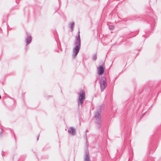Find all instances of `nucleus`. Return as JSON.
I'll return each instance as SVG.
<instances>
[{
    "instance_id": "f8f14e48",
    "label": "nucleus",
    "mask_w": 161,
    "mask_h": 161,
    "mask_svg": "<svg viewBox=\"0 0 161 161\" xmlns=\"http://www.w3.org/2000/svg\"><path fill=\"white\" fill-rule=\"evenodd\" d=\"M80 32L79 31L78 32V36H80Z\"/></svg>"
},
{
    "instance_id": "20e7f679",
    "label": "nucleus",
    "mask_w": 161,
    "mask_h": 161,
    "mask_svg": "<svg viewBox=\"0 0 161 161\" xmlns=\"http://www.w3.org/2000/svg\"><path fill=\"white\" fill-rule=\"evenodd\" d=\"M101 110L97 111L95 113L94 117L96 119V124H97V126L100 128L101 126Z\"/></svg>"
},
{
    "instance_id": "f03ea898",
    "label": "nucleus",
    "mask_w": 161,
    "mask_h": 161,
    "mask_svg": "<svg viewBox=\"0 0 161 161\" xmlns=\"http://www.w3.org/2000/svg\"><path fill=\"white\" fill-rule=\"evenodd\" d=\"M87 132H88V131L86 129V134L85 135V136H84L85 139H86V142L85 145L86 148L85 149V150L84 161H91L90 156L88 151L89 146L86 134V133Z\"/></svg>"
},
{
    "instance_id": "9b49d317",
    "label": "nucleus",
    "mask_w": 161,
    "mask_h": 161,
    "mask_svg": "<svg viewBox=\"0 0 161 161\" xmlns=\"http://www.w3.org/2000/svg\"><path fill=\"white\" fill-rule=\"evenodd\" d=\"M109 29L110 30H113L114 29V26L112 25H110L109 26Z\"/></svg>"
},
{
    "instance_id": "9d476101",
    "label": "nucleus",
    "mask_w": 161,
    "mask_h": 161,
    "mask_svg": "<svg viewBox=\"0 0 161 161\" xmlns=\"http://www.w3.org/2000/svg\"><path fill=\"white\" fill-rule=\"evenodd\" d=\"M93 60L95 61L97 59V55L96 54L94 55L92 58Z\"/></svg>"
},
{
    "instance_id": "39448f33",
    "label": "nucleus",
    "mask_w": 161,
    "mask_h": 161,
    "mask_svg": "<svg viewBox=\"0 0 161 161\" xmlns=\"http://www.w3.org/2000/svg\"><path fill=\"white\" fill-rule=\"evenodd\" d=\"M107 80L105 77H102L100 79L99 84L100 85L101 91L103 92L107 86Z\"/></svg>"
},
{
    "instance_id": "7ed1b4c3",
    "label": "nucleus",
    "mask_w": 161,
    "mask_h": 161,
    "mask_svg": "<svg viewBox=\"0 0 161 161\" xmlns=\"http://www.w3.org/2000/svg\"><path fill=\"white\" fill-rule=\"evenodd\" d=\"M79 95V99L78 100V105L79 107L80 106V107H81L85 99V92L84 91L82 90L80 91Z\"/></svg>"
},
{
    "instance_id": "0eeeda50",
    "label": "nucleus",
    "mask_w": 161,
    "mask_h": 161,
    "mask_svg": "<svg viewBox=\"0 0 161 161\" xmlns=\"http://www.w3.org/2000/svg\"><path fill=\"white\" fill-rule=\"evenodd\" d=\"M68 133L72 136H75L76 134L75 129L73 127H70L68 130Z\"/></svg>"
},
{
    "instance_id": "ddd939ff",
    "label": "nucleus",
    "mask_w": 161,
    "mask_h": 161,
    "mask_svg": "<svg viewBox=\"0 0 161 161\" xmlns=\"http://www.w3.org/2000/svg\"><path fill=\"white\" fill-rule=\"evenodd\" d=\"M39 136H38V137H37V141L38 140V138H39Z\"/></svg>"
},
{
    "instance_id": "6e6552de",
    "label": "nucleus",
    "mask_w": 161,
    "mask_h": 161,
    "mask_svg": "<svg viewBox=\"0 0 161 161\" xmlns=\"http://www.w3.org/2000/svg\"><path fill=\"white\" fill-rule=\"evenodd\" d=\"M31 39L32 38L31 35L30 34L27 33V37L25 39V41L27 43L26 45L31 43Z\"/></svg>"
},
{
    "instance_id": "1a4fd4ad",
    "label": "nucleus",
    "mask_w": 161,
    "mask_h": 161,
    "mask_svg": "<svg viewBox=\"0 0 161 161\" xmlns=\"http://www.w3.org/2000/svg\"><path fill=\"white\" fill-rule=\"evenodd\" d=\"M74 24H75L74 22H73L70 24V28L72 29V30H73V28L74 26Z\"/></svg>"
},
{
    "instance_id": "423d86ee",
    "label": "nucleus",
    "mask_w": 161,
    "mask_h": 161,
    "mask_svg": "<svg viewBox=\"0 0 161 161\" xmlns=\"http://www.w3.org/2000/svg\"><path fill=\"white\" fill-rule=\"evenodd\" d=\"M98 74L99 75H102L104 73V68L102 65H100L97 68Z\"/></svg>"
},
{
    "instance_id": "4468645a",
    "label": "nucleus",
    "mask_w": 161,
    "mask_h": 161,
    "mask_svg": "<svg viewBox=\"0 0 161 161\" xmlns=\"http://www.w3.org/2000/svg\"><path fill=\"white\" fill-rule=\"evenodd\" d=\"M100 76H99V78H100Z\"/></svg>"
},
{
    "instance_id": "f257e3e1",
    "label": "nucleus",
    "mask_w": 161,
    "mask_h": 161,
    "mask_svg": "<svg viewBox=\"0 0 161 161\" xmlns=\"http://www.w3.org/2000/svg\"><path fill=\"white\" fill-rule=\"evenodd\" d=\"M74 45L75 47L73 50L74 53L73 56L75 57L78 54L80 47L81 41L80 36H79L76 37Z\"/></svg>"
}]
</instances>
